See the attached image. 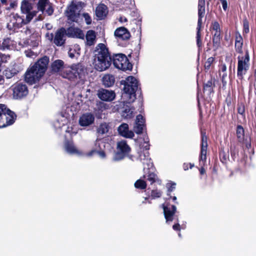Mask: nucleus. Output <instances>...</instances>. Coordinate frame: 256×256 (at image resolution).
<instances>
[{
	"instance_id": "nucleus-1",
	"label": "nucleus",
	"mask_w": 256,
	"mask_h": 256,
	"mask_svg": "<svg viewBox=\"0 0 256 256\" xmlns=\"http://www.w3.org/2000/svg\"><path fill=\"white\" fill-rule=\"evenodd\" d=\"M49 62V57L46 56L38 60L26 71L24 74V80L30 85L39 82L45 74Z\"/></svg>"
},
{
	"instance_id": "nucleus-2",
	"label": "nucleus",
	"mask_w": 256,
	"mask_h": 256,
	"mask_svg": "<svg viewBox=\"0 0 256 256\" xmlns=\"http://www.w3.org/2000/svg\"><path fill=\"white\" fill-rule=\"evenodd\" d=\"M93 64L94 68L99 72L104 71L110 66L112 56L104 44L100 43L96 46Z\"/></svg>"
},
{
	"instance_id": "nucleus-3",
	"label": "nucleus",
	"mask_w": 256,
	"mask_h": 256,
	"mask_svg": "<svg viewBox=\"0 0 256 256\" xmlns=\"http://www.w3.org/2000/svg\"><path fill=\"white\" fill-rule=\"evenodd\" d=\"M120 84L124 85V94L128 99V102L132 103L136 99V92L138 90V80L133 76H128L125 80H121Z\"/></svg>"
},
{
	"instance_id": "nucleus-4",
	"label": "nucleus",
	"mask_w": 256,
	"mask_h": 256,
	"mask_svg": "<svg viewBox=\"0 0 256 256\" xmlns=\"http://www.w3.org/2000/svg\"><path fill=\"white\" fill-rule=\"evenodd\" d=\"M86 70L80 64H72L70 66H65L60 76L64 78L75 81L78 78L82 79L85 76Z\"/></svg>"
},
{
	"instance_id": "nucleus-5",
	"label": "nucleus",
	"mask_w": 256,
	"mask_h": 256,
	"mask_svg": "<svg viewBox=\"0 0 256 256\" xmlns=\"http://www.w3.org/2000/svg\"><path fill=\"white\" fill-rule=\"evenodd\" d=\"M16 116L4 104H0V128L6 127L14 123Z\"/></svg>"
},
{
	"instance_id": "nucleus-6",
	"label": "nucleus",
	"mask_w": 256,
	"mask_h": 256,
	"mask_svg": "<svg viewBox=\"0 0 256 256\" xmlns=\"http://www.w3.org/2000/svg\"><path fill=\"white\" fill-rule=\"evenodd\" d=\"M250 67V57L248 51L246 50L244 56H238V57L237 76L239 80L244 79Z\"/></svg>"
},
{
	"instance_id": "nucleus-7",
	"label": "nucleus",
	"mask_w": 256,
	"mask_h": 256,
	"mask_svg": "<svg viewBox=\"0 0 256 256\" xmlns=\"http://www.w3.org/2000/svg\"><path fill=\"white\" fill-rule=\"evenodd\" d=\"M112 62L115 68L122 71L132 70V64L123 54H114L112 56Z\"/></svg>"
},
{
	"instance_id": "nucleus-8",
	"label": "nucleus",
	"mask_w": 256,
	"mask_h": 256,
	"mask_svg": "<svg viewBox=\"0 0 256 256\" xmlns=\"http://www.w3.org/2000/svg\"><path fill=\"white\" fill-rule=\"evenodd\" d=\"M9 22L7 24V28L14 32H18V30L23 26L30 23V22L26 21L24 16H20L18 14H12L9 16Z\"/></svg>"
},
{
	"instance_id": "nucleus-9",
	"label": "nucleus",
	"mask_w": 256,
	"mask_h": 256,
	"mask_svg": "<svg viewBox=\"0 0 256 256\" xmlns=\"http://www.w3.org/2000/svg\"><path fill=\"white\" fill-rule=\"evenodd\" d=\"M81 6L78 4L72 1L67 6L65 14L68 20L70 22H78L80 18Z\"/></svg>"
},
{
	"instance_id": "nucleus-10",
	"label": "nucleus",
	"mask_w": 256,
	"mask_h": 256,
	"mask_svg": "<svg viewBox=\"0 0 256 256\" xmlns=\"http://www.w3.org/2000/svg\"><path fill=\"white\" fill-rule=\"evenodd\" d=\"M33 5L28 0H22L21 2L20 12L22 14H26V21L31 22L38 13V11L32 10Z\"/></svg>"
},
{
	"instance_id": "nucleus-11",
	"label": "nucleus",
	"mask_w": 256,
	"mask_h": 256,
	"mask_svg": "<svg viewBox=\"0 0 256 256\" xmlns=\"http://www.w3.org/2000/svg\"><path fill=\"white\" fill-rule=\"evenodd\" d=\"M12 97L16 100H20L26 97L28 90L27 86L22 83H16L12 86Z\"/></svg>"
},
{
	"instance_id": "nucleus-12",
	"label": "nucleus",
	"mask_w": 256,
	"mask_h": 256,
	"mask_svg": "<svg viewBox=\"0 0 256 256\" xmlns=\"http://www.w3.org/2000/svg\"><path fill=\"white\" fill-rule=\"evenodd\" d=\"M200 152L199 156V162L200 164H204V163L206 162L208 146V136H206V132L205 130H200Z\"/></svg>"
},
{
	"instance_id": "nucleus-13",
	"label": "nucleus",
	"mask_w": 256,
	"mask_h": 256,
	"mask_svg": "<svg viewBox=\"0 0 256 256\" xmlns=\"http://www.w3.org/2000/svg\"><path fill=\"white\" fill-rule=\"evenodd\" d=\"M238 152L239 149L238 144L236 143L232 144V142H230V152L231 158L234 161L238 160V167L240 169H242L243 168H244L246 166L248 157L244 155V156H242L240 160H238Z\"/></svg>"
},
{
	"instance_id": "nucleus-14",
	"label": "nucleus",
	"mask_w": 256,
	"mask_h": 256,
	"mask_svg": "<svg viewBox=\"0 0 256 256\" xmlns=\"http://www.w3.org/2000/svg\"><path fill=\"white\" fill-rule=\"evenodd\" d=\"M36 6L38 12H41L42 14H45L48 16L54 14V6L50 0H39L36 2Z\"/></svg>"
},
{
	"instance_id": "nucleus-15",
	"label": "nucleus",
	"mask_w": 256,
	"mask_h": 256,
	"mask_svg": "<svg viewBox=\"0 0 256 256\" xmlns=\"http://www.w3.org/2000/svg\"><path fill=\"white\" fill-rule=\"evenodd\" d=\"M117 148L118 152L114 156V159L116 160H121L128 156L131 150L130 148L125 140L119 142L118 143Z\"/></svg>"
},
{
	"instance_id": "nucleus-16",
	"label": "nucleus",
	"mask_w": 256,
	"mask_h": 256,
	"mask_svg": "<svg viewBox=\"0 0 256 256\" xmlns=\"http://www.w3.org/2000/svg\"><path fill=\"white\" fill-rule=\"evenodd\" d=\"M164 210V214L166 222H172L174 220L175 214L176 212V207L174 205H171L169 202H166L161 205Z\"/></svg>"
},
{
	"instance_id": "nucleus-17",
	"label": "nucleus",
	"mask_w": 256,
	"mask_h": 256,
	"mask_svg": "<svg viewBox=\"0 0 256 256\" xmlns=\"http://www.w3.org/2000/svg\"><path fill=\"white\" fill-rule=\"evenodd\" d=\"M146 160L148 161L149 163H147L148 168L144 172L145 174L144 176V177L146 178L147 180L150 182V184H152L158 180V177L156 173V170L153 164L150 162V159L146 158Z\"/></svg>"
},
{
	"instance_id": "nucleus-18",
	"label": "nucleus",
	"mask_w": 256,
	"mask_h": 256,
	"mask_svg": "<svg viewBox=\"0 0 256 256\" xmlns=\"http://www.w3.org/2000/svg\"><path fill=\"white\" fill-rule=\"evenodd\" d=\"M66 36L67 32L65 28L62 27L58 28L55 32L54 44L58 46H64L66 43Z\"/></svg>"
},
{
	"instance_id": "nucleus-19",
	"label": "nucleus",
	"mask_w": 256,
	"mask_h": 256,
	"mask_svg": "<svg viewBox=\"0 0 256 256\" xmlns=\"http://www.w3.org/2000/svg\"><path fill=\"white\" fill-rule=\"evenodd\" d=\"M96 95L100 100L104 102H111L116 97V94L114 91L103 88H100L98 90Z\"/></svg>"
},
{
	"instance_id": "nucleus-20",
	"label": "nucleus",
	"mask_w": 256,
	"mask_h": 256,
	"mask_svg": "<svg viewBox=\"0 0 256 256\" xmlns=\"http://www.w3.org/2000/svg\"><path fill=\"white\" fill-rule=\"evenodd\" d=\"M114 36L117 39L122 40H128L131 36L128 30L124 26L118 28L114 32Z\"/></svg>"
},
{
	"instance_id": "nucleus-21",
	"label": "nucleus",
	"mask_w": 256,
	"mask_h": 256,
	"mask_svg": "<svg viewBox=\"0 0 256 256\" xmlns=\"http://www.w3.org/2000/svg\"><path fill=\"white\" fill-rule=\"evenodd\" d=\"M145 122V118L142 114H139L136 116V124L134 126V130L136 134H140L142 133Z\"/></svg>"
},
{
	"instance_id": "nucleus-22",
	"label": "nucleus",
	"mask_w": 256,
	"mask_h": 256,
	"mask_svg": "<svg viewBox=\"0 0 256 256\" xmlns=\"http://www.w3.org/2000/svg\"><path fill=\"white\" fill-rule=\"evenodd\" d=\"M108 12L107 6L100 3L96 7L95 14L98 20H102L106 17Z\"/></svg>"
},
{
	"instance_id": "nucleus-23",
	"label": "nucleus",
	"mask_w": 256,
	"mask_h": 256,
	"mask_svg": "<svg viewBox=\"0 0 256 256\" xmlns=\"http://www.w3.org/2000/svg\"><path fill=\"white\" fill-rule=\"evenodd\" d=\"M119 134L126 138H132L134 136V132L129 130L128 125L126 123H122L118 129Z\"/></svg>"
},
{
	"instance_id": "nucleus-24",
	"label": "nucleus",
	"mask_w": 256,
	"mask_h": 256,
	"mask_svg": "<svg viewBox=\"0 0 256 256\" xmlns=\"http://www.w3.org/2000/svg\"><path fill=\"white\" fill-rule=\"evenodd\" d=\"M94 120V116L91 113H86L82 115L79 119V124L82 126H88Z\"/></svg>"
},
{
	"instance_id": "nucleus-25",
	"label": "nucleus",
	"mask_w": 256,
	"mask_h": 256,
	"mask_svg": "<svg viewBox=\"0 0 256 256\" xmlns=\"http://www.w3.org/2000/svg\"><path fill=\"white\" fill-rule=\"evenodd\" d=\"M66 32L68 37L84 39V33L80 28L70 26L67 29Z\"/></svg>"
},
{
	"instance_id": "nucleus-26",
	"label": "nucleus",
	"mask_w": 256,
	"mask_h": 256,
	"mask_svg": "<svg viewBox=\"0 0 256 256\" xmlns=\"http://www.w3.org/2000/svg\"><path fill=\"white\" fill-rule=\"evenodd\" d=\"M215 78L210 77V79L203 84V92L207 96L214 93V88L215 87Z\"/></svg>"
},
{
	"instance_id": "nucleus-27",
	"label": "nucleus",
	"mask_w": 256,
	"mask_h": 256,
	"mask_svg": "<svg viewBox=\"0 0 256 256\" xmlns=\"http://www.w3.org/2000/svg\"><path fill=\"white\" fill-rule=\"evenodd\" d=\"M66 66L64 62L61 60H56L51 64V70L52 72L58 73L60 76Z\"/></svg>"
},
{
	"instance_id": "nucleus-28",
	"label": "nucleus",
	"mask_w": 256,
	"mask_h": 256,
	"mask_svg": "<svg viewBox=\"0 0 256 256\" xmlns=\"http://www.w3.org/2000/svg\"><path fill=\"white\" fill-rule=\"evenodd\" d=\"M243 46V38L240 34L238 32H236L235 34V43L234 48L237 53L242 54Z\"/></svg>"
},
{
	"instance_id": "nucleus-29",
	"label": "nucleus",
	"mask_w": 256,
	"mask_h": 256,
	"mask_svg": "<svg viewBox=\"0 0 256 256\" xmlns=\"http://www.w3.org/2000/svg\"><path fill=\"white\" fill-rule=\"evenodd\" d=\"M96 33L93 30H88L87 31L86 38V45L88 46H94L96 42Z\"/></svg>"
},
{
	"instance_id": "nucleus-30",
	"label": "nucleus",
	"mask_w": 256,
	"mask_h": 256,
	"mask_svg": "<svg viewBox=\"0 0 256 256\" xmlns=\"http://www.w3.org/2000/svg\"><path fill=\"white\" fill-rule=\"evenodd\" d=\"M102 84L106 87H110L112 86L115 82V78L112 74H105L102 78Z\"/></svg>"
},
{
	"instance_id": "nucleus-31",
	"label": "nucleus",
	"mask_w": 256,
	"mask_h": 256,
	"mask_svg": "<svg viewBox=\"0 0 256 256\" xmlns=\"http://www.w3.org/2000/svg\"><path fill=\"white\" fill-rule=\"evenodd\" d=\"M210 30L212 31V36H222L220 26L217 21H214L211 24Z\"/></svg>"
},
{
	"instance_id": "nucleus-32",
	"label": "nucleus",
	"mask_w": 256,
	"mask_h": 256,
	"mask_svg": "<svg viewBox=\"0 0 256 256\" xmlns=\"http://www.w3.org/2000/svg\"><path fill=\"white\" fill-rule=\"evenodd\" d=\"M236 136L238 142L242 143L244 140L245 132L243 126L238 124L236 126Z\"/></svg>"
},
{
	"instance_id": "nucleus-33",
	"label": "nucleus",
	"mask_w": 256,
	"mask_h": 256,
	"mask_svg": "<svg viewBox=\"0 0 256 256\" xmlns=\"http://www.w3.org/2000/svg\"><path fill=\"white\" fill-rule=\"evenodd\" d=\"M219 157L224 164H227L228 161H230L228 150L226 151L224 148H221L219 151Z\"/></svg>"
},
{
	"instance_id": "nucleus-34",
	"label": "nucleus",
	"mask_w": 256,
	"mask_h": 256,
	"mask_svg": "<svg viewBox=\"0 0 256 256\" xmlns=\"http://www.w3.org/2000/svg\"><path fill=\"white\" fill-rule=\"evenodd\" d=\"M66 152L70 154H76L78 152V150L75 148L72 142L66 140L64 144Z\"/></svg>"
},
{
	"instance_id": "nucleus-35",
	"label": "nucleus",
	"mask_w": 256,
	"mask_h": 256,
	"mask_svg": "<svg viewBox=\"0 0 256 256\" xmlns=\"http://www.w3.org/2000/svg\"><path fill=\"white\" fill-rule=\"evenodd\" d=\"M202 26H197L196 28V45L198 47V50H202V44L201 40V33L200 29Z\"/></svg>"
},
{
	"instance_id": "nucleus-36",
	"label": "nucleus",
	"mask_w": 256,
	"mask_h": 256,
	"mask_svg": "<svg viewBox=\"0 0 256 256\" xmlns=\"http://www.w3.org/2000/svg\"><path fill=\"white\" fill-rule=\"evenodd\" d=\"M237 112L238 113L240 114L243 118V120L246 122V106L243 102L238 103L237 105Z\"/></svg>"
},
{
	"instance_id": "nucleus-37",
	"label": "nucleus",
	"mask_w": 256,
	"mask_h": 256,
	"mask_svg": "<svg viewBox=\"0 0 256 256\" xmlns=\"http://www.w3.org/2000/svg\"><path fill=\"white\" fill-rule=\"evenodd\" d=\"M162 192L160 190L158 189L152 190H151L150 194L145 198V200H148L150 198L152 199L160 198L162 196Z\"/></svg>"
},
{
	"instance_id": "nucleus-38",
	"label": "nucleus",
	"mask_w": 256,
	"mask_h": 256,
	"mask_svg": "<svg viewBox=\"0 0 256 256\" xmlns=\"http://www.w3.org/2000/svg\"><path fill=\"white\" fill-rule=\"evenodd\" d=\"M222 36H212V41L214 50H216L220 46Z\"/></svg>"
},
{
	"instance_id": "nucleus-39",
	"label": "nucleus",
	"mask_w": 256,
	"mask_h": 256,
	"mask_svg": "<svg viewBox=\"0 0 256 256\" xmlns=\"http://www.w3.org/2000/svg\"><path fill=\"white\" fill-rule=\"evenodd\" d=\"M205 14V8H198V25L202 26V18H204Z\"/></svg>"
},
{
	"instance_id": "nucleus-40",
	"label": "nucleus",
	"mask_w": 256,
	"mask_h": 256,
	"mask_svg": "<svg viewBox=\"0 0 256 256\" xmlns=\"http://www.w3.org/2000/svg\"><path fill=\"white\" fill-rule=\"evenodd\" d=\"M108 131V126L106 123L101 124L98 128L97 132L99 134H104Z\"/></svg>"
},
{
	"instance_id": "nucleus-41",
	"label": "nucleus",
	"mask_w": 256,
	"mask_h": 256,
	"mask_svg": "<svg viewBox=\"0 0 256 256\" xmlns=\"http://www.w3.org/2000/svg\"><path fill=\"white\" fill-rule=\"evenodd\" d=\"M146 182L141 179L137 180L134 183V186L138 189L144 190L146 188Z\"/></svg>"
},
{
	"instance_id": "nucleus-42",
	"label": "nucleus",
	"mask_w": 256,
	"mask_h": 256,
	"mask_svg": "<svg viewBox=\"0 0 256 256\" xmlns=\"http://www.w3.org/2000/svg\"><path fill=\"white\" fill-rule=\"evenodd\" d=\"M16 74H17V72H16V70L14 69H12V70L7 69V70H6L4 72V75L8 79L12 78Z\"/></svg>"
},
{
	"instance_id": "nucleus-43",
	"label": "nucleus",
	"mask_w": 256,
	"mask_h": 256,
	"mask_svg": "<svg viewBox=\"0 0 256 256\" xmlns=\"http://www.w3.org/2000/svg\"><path fill=\"white\" fill-rule=\"evenodd\" d=\"M3 4H10L9 8H14L17 6V0H0Z\"/></svg>"
},
{
	"instance_id": "nucleus-44",
	"label": "nucleus",
	"mask_w": 256,
	"mask_h": 256,
	"mask_svg": "<svg viewBox=\"0 0 256 256\" xmlns=\"http://www.w3.org/2000/svg\"><path fill=\"white\" fill-rule=\"evenodd\" d=\"M176 186V184L172 182L166 184V186L168 188L167 195L168 196H170V198H172L170 194L172 191H174L175 190Z\"/></svg>"
},
{
	"instance_id": "nucleus-45",
	"label": "nucleus",
	"mask_w": 256,
	"mask_h": 256,
	"mask_svg": "<svg viewBox=\"0 0 256 256\" xmlns=\"http://www.w3.org/2000/svg\"><path fill=\"white\" fill-rule=\"evenodd\" d=\"M2 44L4 50L10 49L12 44V41L10 38H7L4 39Z\"/></svg>"
},
{
	"instance_id": "nucleus-46",
	"label": "nucleus",
	"mask_w": 256,
	"mask_h": 256,
	"mask_svg": "<svg viewBox=\"0 0 256 256\" xmlns=\"http://www.w3.org/2000/svg\"><path fill=\"white\" fill-rule=\"evenodd\" d=\"M214 60V57H210L208 58L207 60L205 62L204 64V69L206 70H208L210 69V66Z\"/></svg>"
},
{
	"instance_id": "nucleus-47",
	"label": "nucleus",
	"mask_w": 256,
	"mask_h": 256,
	"mask_svg": "<svg viewBox=\"0 0 256 256\" xmlns=\"http://www.w3.org/2000/svg\"><path fill=\"white\" fill-rule=\"evenodd\" d=\"M249 32V22L246 18H245L243 20V34H247Z\"/></svg>"
},
{
	"instance_id": "nucleus-48",
	"label": "nucleus",
	"mask_w": 256,
	"mask_h": 256,
	"mask_svg": "<svg viewBox=\"0 0 256 256\" xmlns=\"http://www.w3.org/2000/svg\"><path fill=\"white\" fill-rule=\"evenodd\" d=\"M123 116L126 118H130L133 116V112L130 108H126L123 111Z\"/></svg>"
},
{
	"instance_id": "nucleus-49",
	"label": "nucleus",
	"mask_w": 256,
	"mask_h": 256,
	"mask_svg": "<svg viewBox=\"0 0 256 256\" xmlns=\"http://www.w3.org/2000/svg\"><path fill=\"white\" fill-rule=\"evenodd\" d=\"M94 153L98 154L102 158H104L106 156V153L104 150H92L90 152L89 155L92 156Z\"/></svg>"
},
{
	"instance_id": "nucleus-50",
	"label": "nucleus",
	"mask_w": 256,
	"mask_h": 256,
	"mask_svg": "<svg viewBox=\"0 0 256 256\" xmlns=\"http://www.w3.org/2000/svg\"><path fill=\"white\" fill-rule=\"evenodd\" d=\"M82 16L84 18L85 22L87 24H92V18L88 13H84L82 14Z\"/></svg>"
},
{
	"instance_id": "nucleus-51",
	"label": "nucleus",
	"mask_w": 256,
	"mask_h": 256,
	"mask_svg": "<svg viewBox=\"0 0 256 256\" xmlns=\"http://www.w3.org/2000/svg\"><path fill=\"white\" fill-rule=\"evenodd\" d=\"M144 144H146V145L142 146L143 150H148L150 149V144H149V140L148 138H147L146 140H144Z\"/></svg>"
},
{
	"instance_id": "nucleus-52",
	"label": "nucleus",
	"mask_w": 256,
	"mask_h": 256,
	"mask_svg": "<svg viewBox=\"0 0 256 256\" xmlns=\"http://www.w3.org/2000/svg\"><path fill=\"white\" fill-rule=\"evenodd\" d=\"M176 220L177 223L175 224H174L173 225L172 228L174 229V230L176 231H180V226L178 224V218H176Z\"/></svg>"
},
{
	"instance_id": "nucleus-53",
	"label": "nucleus",
	"mask_w": 256,
	"mask_h": 256,
	"mask_svg": "<svg viewBox=\"0 0 256 256\" xmlns=\"http://www.w3.org/2000/svg\"><path fill=\"white\" fill-rule=\"evenodd\" d=\"M54 36L52 33H49L48 32L46 34V38L51 42H54Z\"/></svg>"
},
{
	"instance_id": "nucleus-54",
	"label": "nucleus",
	"mask_w": 256,
	"mask_h": 256,
	"mask_svg": "<svg viewBox=\"0 0 256 256\" xmlns=\"http://www.w3.org/2000/svg\"><path fill=\"white\" fill-rule=\"evenodd\" d=\"M199 164H200V168L199 169L200 173L201 175H203L206 173V170L204 168V166L206 164V162L204 163V164H200V162H199Z\"/></svg>"
},
{
	"instance_id": "nucleus-55",
	"label": "nucleus",
	"mask_w": 256,
	"mask_h": 256,
	"mask_svg": "<svg viewBox=\"0 0 256 256\" xmlns=\"http://www.w3.org/2000/svg\"><path fill=\"white\" fill-rule=\"evenodd\" d=\"M226 70V66L224 64H222L220 66L219 72H225Z\"/></svg>"
},
{
	"instance_id": "nucleus-56",
	"label": "nucleus",
	"mask_w": 256,
	"mask_h": 256,
	"mask_svg": "<svg viewBox=\"0 0 256 256\" xmlns=\"http://www.w3.org/2000/svg\"><path fill=\"white\" fill-rule=\"evenodd\" d=\"M205 0H198V8H205Z\"/></svg>"
},
{
	"instance_id": "nucleus-57",
	"label": "nucleus",
	"mask_w": 256,
	"mask_h": 256,
	"mask_svg": "<svg viewBox=\"0 0 256 256\" xmlns=\"http://www.w3.org/2000/svg\"><path fill=\"white\" fill-rule=\"evenodd\" d=\"M220 2L222 4L224 10L226 11L228 8V2L226 0H222Z\"/></svg>"
},
{
	"instance_id": "nucleus-58",
	"label": "nucleus",
	"mask_w": 256,
	"mask_h": 256,
	"mask_svg": "<svg viewBox=\"0 0 256 256\" xmlns=\"http://www.w3.org/2000/svg\"><path fill=\"white\" fill-rule=\"evenodd\" d=\"M74 51L75 50H72V48H70L68 52V56H69L72 58L74 57Z\"/></svg>"
},
{
	"instance_id": "nucleus-59",
	"label": "nucleus",
	"mask_w": 256,
	"mask_h": 256,
	"mask_svg": "<svg viewBox=\"0 0 256 256\" xmlns=\"http://www.w3.org/2000/svg\"><path fill=\"white\" fill-rule=\"evenodd\" d=\"M119 21L120 22H128V19L125 17L120 16L119 18Z\"/></svg>"
},
{
	"instance_id": "nucleus-60",
	"label": "nucleus",
	"mask_w": 256,
	"mask_h": 256,
	"mask_svg": "<svg viewBox=\"0 0 256 256\" xmlns=\"http://www.w3.org/2000/svg\"><path fill=\"white\" fill-rule=\"evenodd\" d=\"M4 76L0 75V84H4Z\"/></svg>"
},
{
	"instance_id": "nucleus-61",
	"label": "nucleus",
	"mask_w": 256,
	"mask_h": 256,
	"mask_svg": "<svg viewBox=\"0 0 256 256\" xmlns=\"http://www.w3.org/2000/svg\"><path fill=\"white\" fill-rule=\"evenodd\" d=\"M188 164H184L183 166V168L184 170H186L188 169L190 167H188Z\"/></svg>"
},
{
	"instance_id": "nucleus-62",
	"label": "nucleus",
	"mask_w": 256,
	"mask_h": 256,
	"mask_svg": "<svg viewBox=\"0 0 256 256\" xmlns=\"http://www.w3.org/2000/svg\"><path fill=\"white\" fill-rule=\"evenodd\" d=\"M199 111H200V112H199L200 119L202 120V110L200 108H199Z\"/></svg>"
},
{
	"instance_id": "nucleus-63",
	"label": "nucleus",
	"mask_w": 256,
	"mask_h": 256,
	"mask_svg": "<svg viewBox=\"0 0 256 256\" xmlns=\"http://www.w3.org/2000/svg\"><path fill=\"white\" fill-rule=\"evenodd\" d=\"M246 148H248V149H249L251 148V142H247L246 144Z\"/></svg>"
},
{
	"instance_id": "nucleus-64",
	"label": "nucleus",
	"mask_w": 256,
	"mask_h": 256,
	"mask_svg": "<svg viewBox=\"0 0 256 256\" xmlns=\"http://www.w3.org/2000/svg\"><path fill=\"white\" fill-rule=\"evenodd\" d=\"M227 77V74H226V72H223V74L222 76V78L221 79H226Z\"/></svg>"
}]
</instances>
